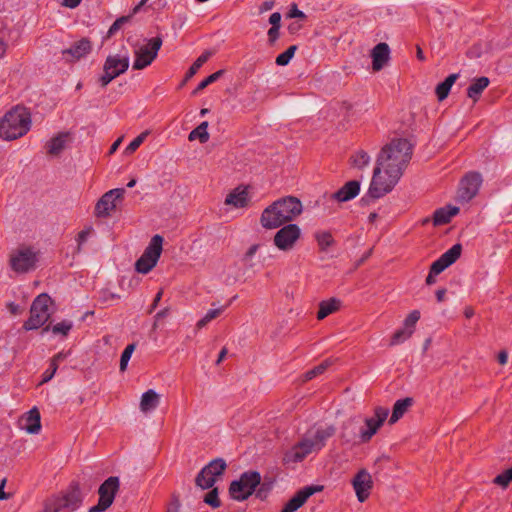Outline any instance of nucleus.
Returning <instances> with one entry per match:
<instances>
[{
	"label": "nucleus",
	"instance_id": "obj_1",
	"mask_svg": "<svg viewBox=\"0 0 512 512\" xmlns=\"http://www.w3.org/2000/svg\"><path fill=\"white\" fill-rule=\"evenodd\" d=\"M413 154V145L404 138L392 139L380 151L368 190L372 198L389 193L402 177Z\"/></svg>",
	"mask_w": 512,
	"mask_h": 512
},
{
	"label": "nucleus",
	"instance_id": "obj_2",
	"mask_svg": "<svg viewBox=\"0 0 512 512\" xmlns=\"http://www.w3.org/2000/svg\"><path fill=\"white\" fill-rule=\"evenodd\" d=\"M303 210L301 201L294 196H285L266 207L260 223L265 229H276L295 220Z\"/></svg>",
	"mask_w": 512,
	"mask_h": 512
},
{
	"label": "nucleus",
	"instance_id": "obj_3",
	"mask_svg": "<svg viewBox=\"0 0 512 512\" xmlns=\"http://www.w3.org/2000/svg\"><path fill=\"white\" fill-rule=\"evenodd\" d=\"M335 433L336 428L333 425H329L325 428H317L313 435L304 437L291 447V449L284 454L283 462L289 464L303 461L313 451L321 450L326 445V441Z\"/></svg>",
	"mask_w": 512,
	"mask_h": 512
},
{
	"label": "nucleus",
	"instance_id": "obj_4",
	"mask_svg": "<svg viewBox=\"0 0 512 512\" xmlns=\"http://www.w3.org/2000/svg\"><path fill=\"white\" fill-rule=\"evenodd\" d=\"M30 127V112L25 107L15 106L0 121V137L4 140H15L24 136Z\"/></svg>",
	"mask_w": 512,
	"mask_h": 512
},
{
	"label": "nucleus",
	"instance_id": "obj_5",
	"mask_svg": "<svg viewBox=\"0 0 512 512\" xmlns=\"http://www.w3.org/2000/svg\"><path fill=\"white\" fill-rule=\"evenodd\" d=\"M83 502L80 484L72 481L61 495L52 496L45 500L42 512H74Z\"/></svg>",
	"mask_w": 512,
	"mask_h": 512
},
{
	"label": "nucleus",
	"instance_id": "obj_6",
	"mask_svg": "<svg viewBox=\"0 0 512 512\" xmlns=\"http://www.w3.org/2000/svg\"><path fill=\"white\" fill-rule=\"evenodd\" d=\"M52 303L51 297L47 293L38 295L30 307V316L24 322L22 328L25 331L36 330L44 326L50 319L49 305Z\"/></svg>",
	"mask_w": 512,
	"mask_h": 512
},
{
	"label": "nucleus",
	"instance_id": "obj_7",
	"mask_svg": "<svg viewBox=\"0 0 512 512\" xmlns=\"http://www.w3.org/2000/svg\"><path fill=\"white\" fill-rule=\"evenodd\" d=\"M261 483V475L257 471H246L242 473L238 480L230 483L229 494L231 498L237 501L248 499Z\"/></svg>",
	"mask_w": 512,
	"mask_h": 512
},
{
	"label": "nucleus",
	"instance_id": "obj_8",
	"mask_svg": "<svg viewBox=\"0 0 512 512\" xmlns=\"http://www.w3.org/2000/svg\"><path fill=\"white\" fill-rule=\"evenodd\" d=\"M38 261L37 252L29 246H20L10 254L11 269L19 274L34 270Z\"/></svg>",
	"mask_w": 512,
	"mask_h": 512
},
{
	"label": "nucleus",
	"instance_id": "obj_9",
	"mask_svg": "<svg viewBox=\"0 0 512 512\" xmlns=\"http://www.w3.org/2000/svg\"><path fill=\"white\" fill-rule=\"evenodd\" d=\"M120 482L119 478L116 476H111L107 478L99 487L98 494L99 500L98 503L92 506L88 512H104L106 511L114 502L115 496L119 490Z\"/></svg>",
	"mask_w": 512,
	"mask_h": 512
},
{
	"label": "nucleus",
	"instance_id": "obj_10",
	"mask_svg": "<svg viewBox=\"0 0 512 512\" xmlns=\"http://www.w3.org/2000/svg\"><path fill=\"white\" fill-rule=\"evenodd\" d=\"M162 43V37L156 36L151 38L147 45L141 46L138 50H136L133 69L142 70L149 66L156 59Z\"/></svg>",
	"mask_w": 512,
	"mask_h": 512
},
{
	"label": "nucleus",
	"instance_id": "obj_11",
	"mask_svg": "<svg viewBox=\"0 0 512 512\" xmlns=\"http://www.w3.org/2000/svg\"><path fill=\"white\" fill-rule=\"evenodd\" d=\"M128 67V57L108 56L103 67L104 74L99 78L101 86H107L113 79L126 72Z\"/></svg>",
	"mask_w": 512,
	"mask_h": 512
},
{
	"label": "nucleus",
	"instance_id": "obj_12",
	"mask_svg": "<svg viewBox=\"0 0 512 512\" xmlns=\"http://www.w3.org/2000/svg\"><path fill=\"white\" fill-rule=\"evenodd\" d=\"M482 184L481 174L478 172H469L461 179L458 192L457 201L467 203L472 200L478 193Z\"/></svg>",
	"mask_w": 512,
	"mask_h": 512
},
{
	"label": "nucleus",
	"instance_id": "obj_13",
	"mask_svg": "<svg viewBox=\"0 0 512 512\" xmlns=\"http://www.w3.org/2000/svg\"><path fill=\"white\" fill-rule=\"evenodd\" d=\"M301 236V230L297 224L289 223L282 225L273 238L274 245L282 251H289L294 248Z\"/></svg>",
	"mask_w": 512,
	"mask_h": 512
},
{
	"label": "nucleus",
	"instance_id": "obj_14",
	"mask_svg": "<svg viewBox=\"0 0 512 512\" xmlns=\"http://www.w3.org/2000/svg\"><path fill=\"white\" fill-rule=\"evenodd\" d=\"M388 414L389 410L387 408L378 406L374 410V416L365 419L366 428H361L359 431V437L362 443H367L371 440L387 419Z\"/></svg>",
	"mask_w": 512,
	"mask_h": 512
},
{
	"label": "nucleus",
	"instance_id": "obj_15",
	"mask_svg": "<svg viewBox=\"0 0 512 512\" xmlns=\"http://www.w3.org/2000/svg\"><path fill=\"white\" fill-rule=\"evenodd\" d=\"M125 189L116 188L106 192L96 203L95 214L97 217H108L112 211L116 210L118 200H122Z\"/></svg>",
	"mask_w": 512,
	"mask_h": 512
},
{
	"label": "nucleus",
	"instance_id": "obj_16",
	"mask_svg": "<svg viewBox=\"0 0 512 512\" xmlns=\"http://www.w3.org/2000/svg\"><path fill=\"white\" fill-rule=\"evenodd\" d=\"M352 485L359 502H364L369 498L373 488L372 477L366 469H360L353 477Z\"/></svg>",
	"mask_w": 512,
	"mask_h": 512
},
{
	"label": "nucleus",
	"instance_id": "obj_17",
	"mask_svg": "<svg viewBox=\"0 0 512 512\" xmlns=\"http://www.w3.org/2000/svg\"><path fill=\"white\" fill-rule=\"evenodd\" d=\"M323 486L311 485L306 486L299 491L285 504L281 512H295L302 507L306 501L316 492L322 491Z\"/></svg>",
	"mask_w": 512,
	"mask_h": 512
},
{
	"label": "nucleus",
	"instance_id": "obj_18",
	"mask_svg": "<svg viewBox=\"0 0 512 512\" xmlns=\"http://www.w3.org/2000/svg\"><path fill=\"white\" fill-rule=\"evenodd\" d=\"M461 253L462 245L459 243L454 244L450 249H448L431 264L430 270H432V273H437V275L442 273L446 268H448L460 258Z\"/></svg>",
	"mask_w": 512,
	"mask_h": 512
},
{
	"label": "nucleus",
	"instance_id": "obj_19",
	"mask_svg": "<svg viewBox=\"0 0 512 512\" xmlns=\"http://www.w3.org/2000/svg\"><path fill=\"white\" fill-rule=\"evenodd\" d=\"M92 50V43L88 38L73 43L70 48L62 51L63 58L68 62L80 60L82 57L89 54Z\"/></svg>",
	"mask_w": 512,
	"mask_h": 512
},
{
	"label": "nucleus",
	"instance_id": "obj_20",
	"mask_svg": "<svg viewBox=\"0 0 512 512\" xmlns=\"http://www.w3.org/2000/svg\"><path fill=\"white\" fill-rule=\"evenodd\" d=\"M20 426L29 434H38L41 430V416L37 407H33L20 419Z\"/></svg>",
	"mask_w": 512,
	"mask_h": 512
},
{
	"label": "nucleus",
	"instance_id": "obj_21",
	"mask_svg": "<svg viewBox=\"0 0 512 512\" xmlns=\"http://www.w3.org/2000/svg\"><path fill=\"white\" fill-rule=\"evenodd\" d=\"M360 192V182L351 180L346 182L338 191L331 194L330 198L339 202H346L355 198Z\"/></svg>",
	"mask_w": 512,
	"mask_h": 512
},
{
	"label": "nucleus",
	"instance_id": "obj_22",
	"mask_svg": "<svg viewBox=\"0 0 512 512\" xmlns=\"http://www.w3.org/2000/svg\"><path fill=\"white\" fill-rule=\"evenodd\" d=\"M372 57V69L374 71H380L389 61L390 58V49L388 44L379 43L377 44L371 52Z\"/></svg>",
	"mask_w": 512,
	"mask_h": 512
},
{
	"label": "nucleus",
	"instance_id": "obj_23",
	"mask_svg": "<svg viewBox=\"0 0 512 512\" xmlns=\"http://www.w3.org/2000/svg\"><path fill=\"white\" fill-rule=\"evenodd\" d=\"M227 468V464L224 459L216 458L204 466L195 478V484H200V481L204 479L205 474H212L217 478L221 477Z\"/></svg>",
	"mask_w": 512,
	"mask_h": 512
},
{
	"label": "nucleus",
	"instance_id": "obj_24",
	"mask_svg": "<svg viewBox=\"0 0 512 512\" xmlns=\"http://www.w3.org/2000/svg\"><path fill=\"white\" fill-rule=\"evenodd\" d=\"M69 138V132H60L55 137L51 138L46 144L47 154L58 156L65 149Z\"/></svg>",
	"mask_w": 512,
	"mask_h": 512
},
{
	"label": "nucleus",
	"instance_id": "obj_25",
	"mask_svg": "<svg viewBox=\"0 0 512 512\" xmlns=\"http://www.w3.org/2000/svg\"><path fill=\"white\" fill-rule=\"evenodd\" d=\"M248 191L246 188L237 187L230 192L225 199L226 205H232L236 208H244L248 205Z\"/></svg>",
	"mask_w": 512,
	"mask_h": 512
},
{
	"label": "nucleus",
	"instance_id": "obj_26",
	"mask_svg": "<svg viewBox=\"0 0 512 512\" xmlns=\"http://www.w3.org/2000/svg\"><path fill=\"white\" fill-rule=\"evenodd\" d=\"M160 402V396L152 389L143 393L140 401V409L142 412L147 413L156 409Z\"/></svg>",
	"mask_w": 512,
	"mask_h": 512
},
{
	"label": "nucleus",
	"instance_id": "obj_27",
	"mask_svg": "<svg viewBox=\"0 0 512 512\" xmlns=\"http://www.w3.org/2000/svg\"><path fill=\"white\" fill-rule=\"evenodd\" d=\"M341 301L337 298H330L319 303V310L317 312V319L323 320L328 315L339 310Z\"/></svg>",
	"mask_w": 512,
	"mask_h": 512
},
{
	"label": "nucleus",
	"instance_id": "obj_28",
	"mask_svg": "<svg viewBox=\"0 0 512 512\" xmlns=\"http://www.w3.org/2000/svg\"><path fill=\"white\" fill-rule=\"evenodd\" d=\"M489 83V79L485 76L475 79L467 88V96L473 99L474 102L478 101L482 92L488 87Z\"/></svg>",
	"mask_w": 512,
	"mask_h": 512
},
{
	"label": "nucleus",
	"instance_id": "obj_29",
	"mask_svg": "<svg viewBox=\"0 0 512 512\" xmlns=\"http://www.w3.org/2000/svg\"><path fill=\"white\" fill-rule=\"evenodd\" d=\"M413 404V399L410 397L397 400L393 406L392 415L389 419V424L392 425L396 423L411 407Z\"/></svg>",
	"mask_w": 512,
	"mask_h": 512
},
{
	"label": "nucleus",
	"instance_id": "obj_30",
	"mask_svg": "<svg viewBox=\"0 0 512 512\" xmlns=\"http://www.w3.org/2000/svg\"><path fill=\"white\" fill-rule=\"evenodd\" d=\"M162 244H163V237L156 234L154 235L146 249L144 250L143 254L149 258L154 259L156 262H158L161 253H162Z\"/></svg>",
	"mask_w": 512,
	"mask_h": 512
},
{
	"label": "nucleus",
	"instance_id": "obj_31",
	"mask_svg": "<svg viewBox=\"0 0 512 512\" xmlns=\"http://www.w3.org/2000/svg\"><path fill=\"white\" fill-rule=\"evenodd\" d=\"M211 55L212 53L210 51H205L194 61V63L186 72L184 79L179 85V88H182L198 72V70L208 61Z\"/></svg>",
	"mask_w": 512,
	"mask_h": 512
},
{
	"label": "nucleus",
	"instance_id": "obj_32",
	"mask_svg": "<svg viewBox=\"0 0 512 512\" xmlns=\"http://www.w3.org/2000/svg\"><path fill=\"white\" fill-rule=\"evenodd\" d=\"M457 78L458 74H450L443 82L436 86L435 93L439 101H443L448 97L451 87Z\"/></svg>",
	"mask_w": 512,
	"mask_h": 512
},
{
	"label": "nucleus",
	"instance_id": "obj_33",
	"mask_svg": "<svg viewBox=\"0 0 512 512\" xmlns=\"http://www.w3.org/2000/svg\"><path fill=\"white\" fill-rule=\"evenodd\" d=\"M356 429H357V423L354 421V419H348L347 421H345L343 423L340 438L345 443L354 442L357 437Z\"/></svg>",
	"mask_w": 512,
	"mask_h": 512
},
{
	"label": "nucleus",
	"instance_id": "obj_34",
	"mask_svg": "<svg viewBox=\"0 0 512 512\" xmlns=\"http://www.w3.org/2000/svg\"><path fill=\"white\" fill-rule=\"evenodd\" d=\"M207 128H208V122L207 121L202 122L201 124H199L195 129H193L189 133L188 139L190 141H194V140L198 139L200 141V143H202V144L206 143L210 138Z\"/></svg>",
	"mask_w": 512,
	"mask_h": 512
},
{
	"label": "nucleus",
	"instance_id": "obj_35",
	"mask_svg": "<svg viewBox=\"0 0 512 512\" xmlns=\"http://www.w3.org/2000/svg\"><path fill=\"white\" fill-rule=\"evenodd\" d=\"M315 239L321 251H326L333 246L335 241L329 231H319L315 233Z\"/></svg>",
	"mask_w": 512,
	"mask_h": 512
},
{
	"label": "nucleus",
	"instance_id": "obj_36",
	"mask_svg": "<svg viewBox=\"0 0 512 512\" xmlns=\"http://www.w3.org/2000/svg\"><path fill=\"white\" fill-rule=\"evenodd\" d=\"M156 264L157 262L154 259L142 254L135 263V269L139 273L147 274L156 266Z\"/></svg>",
	"mask_w": 512,
	"mask_h": 512
},
{
	"label": "nucleus",
	"instance_id": "obj_37",
	"mask_svg": "<svg viewBox=\"0 0 512 512\" xmlns=\"http://www.w3.org/2000/svg\"><path fill=\"white\" fill-rule=\"evenodd\" d=\"M223 74H224V70H218V71L212 73L211 75H209L207 78H205L203 81H201L198 84V86L192 91V95L196 96L197 94H199L208 85L217 81Z\"/></svg>",
	"mask_w": 512,
	"mask_h": 512
},
{
	"label": "nucleus",
	"instance_id": "obj_38",
	"mask_svg": "<svg viewBox=\"0 0 512 512\" xmlns=\"http://www.w3.org/2000/svg\"><path fill=\"white\" fill-rule=\"evenodd\" d=\"M350 159L352 161V165L360 169L367 166L370 162V156L364 150L357 151Z\"/></svg>",
	"mask_w": 512,
	"mask_h": 512
},
{
	"label": "nucleus",
	"instance_id": "obj_39",
	"mask_svg": "<svg viewBox=\"0 0 512 512\" xmlns=\"http://www.w3.org/2000/svg\"><path fill=\"white\" fill-rule=\"evenodd\" d=\"M66 357H67V355L65 353L59 352L51 359L50 366L52 368V372H50V373L44 372L43 382H48L49 380H51L53 378L54 374L56 373V371L58 369L59 362L63 361Z\"/></svg>",
	"mask_w": 512,
	"mask_h": 512
},
{
	"label": "nucleus",
	"instance_id": "obj_40",
	"mask_svg": "<svg viewBox=\"0 0 512 512\" xmlns=\"http://www.w3.org/2000/svg\"><path fill=\"white\" fill-rule=\"evenodd\" d=\"M296 50H297V46L291 45L283 53L279 54L276 57L275 63L278 66H286L290 62V60L293 58Z\"/></svg>",
	"mask_w": 512,
	"mask_h": 512
},
{
	"label": "nucleus",
	"instance_id": "obj_41",
	"mask_svg": "<svg viewBox=\"0 0 512 512\" xmlns=\"http://www.w3.org/2000/svg\"><path fill=\"white\" fill-rule=\"evenodd\" d=\"M412 334L413 330H408L405 327L398 329L392 335L390 345H396L401 342H404L405 340L409 339L412 336Z\"/></svg>",
	"mask_w": 512,
	"mask_h": 512
},
{
	"label": "nucleus",
	"instance_id": "obj_42",
	"mask_svg": "<svg viewBox=\"0 0 512 512\" xmlns=\"http://www.w3.org/2000/svg\"><path fill=\"white\" fill-rule=\"evenodd\" d=\"M132 18H133V16L131 15V13L129 15L121 16V17L117 18L114 21V23L110 26L106 37L107 38L112 37L118 30H120L123 27L124 24L130 22Z\"/></svg>",
	"mask_w": 512,
	"mask_h": 512
},
{
	"label": "nucleus",
	"instance_id": "obj_43",
	"mask_svg": "<svg viewBox=\"0 0 512 512\" xmlns=\"http://www.w3.org/2000/svg\"><path fill=\"white\" fill-rule=\"evenodd\" d=\"M450 221H451V218H450L446 208H439L433 214L434 226L445 225V224H448Z\"/></svg>",
	"mask_w": 512,
	"mask_h": 512
},
{
	"label": "nucleus",
	"instance_id": "obj_44",
	"mask_svg": "<svg viewBox=\"0 0 512 512\" xmlns=\"http://www.w3.org/2000/svg\"><path fill=\"white\" fill-rule=\"evenodd\" d=\"M223 312V308L210 309L203 318H201L196 326L198 329L205 327L210 321L216 319Z\"/></svg>",
	"mask_w": 512,
	"mask_h": 512
},
{
	"label": "nucleus",
	"instance_id": "obj_45",
	"mask_svg": "<svg viewBox=\"0 0 512 512\" xmlns=\"http://www.w3.org/2000/svg\"><path fill=\"white\" fill-rule=\"evenodd\" d=\"M204 502L211 506L212 508H218L221 506V501L219 499L218 488H213L205 495Z\"/></svg>",
	"mask_w": 512,
	"mask_h": 512
},
{
	"label": "nucleus",
	"instance_id": "obj_46",
	"mask_svg": "<svg viewBox=\"0 0 512 512\" xmlns=\"http://www.w3.org/2000/svg\"><path fill=\"white\" fill-rule=\"evenodd\" d=\"M512 482V467L497 475L493 483L502 487H507Z\"/></svg>",
	"mask_w": 512,
	"mask_h": 512
},
{
	"label": "nucleus",
	"instance_id": "obj_47",
	"mask_svg": "<svg viewBox=\"0 0 512 512\" xmlns=\"http://www.w3.org/2000/svg\"><path fill=\"white\" fill-rule=\"evenodd\" d=\"M134 350H135V344L134 343L129 344V345L126 346V348L122 352L121 358H120V371L124 372L126 370L128 362H129V360L131 358V355L134 352Z\"/></svg>",
	"mask_w": 512,
	"mask_h": 512
},
{
	"label": "nucleus",
	"instance_id": "obj_48",
	"mask_svg": "<svg viewBox=\"0 0 512 512\" xmlns=\"http://www.w3.org/2000/svg\"><path fill=\"white\" fill-rule=\"evenodd\" d=\"M73 324L71 321L63 320L52 327L53 334H61L67 336L72 329Z\"/></svg>",
	"mask_w": 512,
	"mask_h": 512
},
{
	"label": "nucleus",
	"instance_id": "obj_49",
	"mask_svg": "<svg viewBox=\"0 0 512 512\" xmlns=\"http://www.w3.org/2000/svg\"><path fill=\"white\" fill-rule=\"evenodd\" d=\"M330 365L328 360L323 361L319 365L315 366L314 368L310 369L305 373V380H311L314 377L324 373V371L328 368Z\"/></svg>",
	"mask_w": 512,
	"mask_h": 512
},
{
	"label": "nucleus",
	"instance_id": "obj_50",
	"mask_svg": "<svg viewBox=\"0 0 512 512\" xmlns=\"http://www.w3.org/2000/svg\"><path fill=\"white\" fill-rule=\"evenodd\" d=\"M149 132L148 131H144L142 132L140 135H138L133 141L130 142V144L126 147V150L125 152L127 154H132L134 153L138 148L139 146L144 142V140L146 139V137L148 136Z\"/></svg>",
	"mask_w": 512,
	"mask_h": 512
},
{
	"label": "nucleus",
	"instance_id": "obj_51",
	"mask_svg": "<svg viewBox=\"0 0 512 512\" xmlns=\"http://www.w3.org/2000/svg\"><path fill=\"white\" fill-rule=\"evenodd\" d=\"M419 319L420 312L418 310H413L404 320V327L407 328L408 330L414 331V327Z\"/></svg>",
	"mask_w": 512,
	"mask_h": 512
},
{
	"label": "nucleus",
	"instance_id": "obj_52",
	"mask_svg": "<svg viewBox=\"0 0 512 512\" xmlns=\"http://www.w3.org/2000/svg\"><path fill=\"white\" fill-rule=\"evenodd\" d=\"M181 508L180 497L177 493H172L171 499L167 504L165 512H179Z\"/></svg>",
	"mask_w": 512,
	"mask_h": 512
},
{
	"label": "nucleus",
	"instance_id": "obj_53",
	"mask_svg": "<svg viewBox=\"0 0 512 512\" xmlns=\"http://www.w3.org/2000/svg\"><path fill=\"white\" fill-rule=\"evenodd\" d=\"M217 480L218 478L212 476V474H205L204 479L200 481V484H196V486L200 487L203 490L210 489L214 486Z\"/></svg>",
	"mask_w": 512,
	"mask_h": 512
},
{
	"label": "nucleus",
	"instance_id": "obj_54",
	"mask_svg": "<svg viewBox=\"0 0 512 512\" xmlns=\"http://www.w3.org/2000/svg\"><path fill=\"white\" fill-rule=\"evenodd\" d=\"M5 23L0 20V58H2L7 50V43L5 42Z\"/></svg>",
	"mask_w": 512,
	"mask_h": 512
},
{
	"label": "nucleus",
	"instance_id": "obj_55",
	"mask_svg": "<svg viewBox=\"0 0 512 512\" xmlns=\"http://www.w3.org/2000/svg\"><path fill=\"white\" fill-rule=\"evenodd\" d=\"M91 231H92V228H87L78 233V235H77V242H78L77 250L78 251L81 250L82 244L87 240Z\"/></svg>",
	"mask_w": 512,
	"mask_h": 512
},
{
	"label": "nucleus",
	"instance_id": "obj_56",
	"mask_svg": "<svg viewBox=\"0 0 512 512\" xmlns=\"http://www.w3.org/2000/svg\"><path fill=\"white\" fill-rule=\"evenodd\" d=\"M271 489V483H267V482H263V483H260L259 485V489L256 491V496L258 498H265L267 493L270 491Z\"/></svg>",
	"mask_w": 512,
	"mask_h": 512
},
{
	"label": "nucleus",
	"instance_id": "obj_57",
	"mask_svg": "<svg viewBox=\"0 0 512 512\" xmlns=\"http://www.w3.org/2000/svg\"><path fill=\"white\" fill-rule=\"evenodd\" d=\"M268 41L269 43L272 45L275 43V41L278 39L279 37V28L277 27H271L269 30H268Z\"/></svg>",
	"mask_w": 512,
	"mask_h": 512
},
{
	"label": "nucleus",
	"instance_id": "obj_58",
	"mask_svg": "<svg viewBox=\"0 0 512 512\" xmlns=\"http://www.w3.org/2000/svg\"><path fill=\"white\" fill-rule=\"evenodd\" d=\"M162 296H163V289H160L157 292V294L155 295V297L153 299V302H152V304H151V306H150V308L148 310V313L151 314L156 309V307L158 306Z\"/></svg>",
	"mask_w": 512,
	"mask_h": 512
},
{
	"label": "nucleus",
	"instance_id": "obj_59",
	"mask_svg": "<svg viewBox=\"0 0 512 512\" xmlns=\"http://www.w3.org/2000/svg\"><path fill=\"white\" fill-rule=\"evenodd\" d=\"M269 22L272 25L271 27L280 28L281 22V14L278 12H274L270 15Z\"/></svg>",
	"mask_w": 512,
	"mask_h": 512
},
{
	"label": "nucleus",
	"instance_id": "obj_60",
	"mask_svg": "<svg viewBox=\"0 0 512 512\" xmlns=\"http://www.w3.org/2000/svg\"><path fill=\"white\" fill-rule=\"evenodd\" d=\"M497 360H498V362H499L501 365H505V364L507 363V360H508V353H507L505 350H501V351L498 353Z\"/></svg>",
	"mask_w": 512,
	"mask_h": 512
},
{
	"label": "nucleus",
	"instance_id": "obj_61",
	"mask_svg": "<svg viewBox=\"0 0 512 512\" xmlns=\"http://www.w3.org/2000/svg\"><path fill=\"white\" fill-rule=\"evenodd\" d=\"M259 247H260L259 244H253L252 246H250V248L247 250V252L245 254V258L246 259L251 258L257 252Z\"/></svg>",
	"mask_w": 512,
	"mask_h": 512
},
{
	"label": "nucleus",
	"instance_id": "obj_62",
	"mask_svg": "<svg viewBox=\"0 0 512 512\" xmlns=\"http://www.w3.org/2000/svg\"><path fill=\"white\" fill-rule=\"evenodd\" d=\"M169 313H170V309L168 307H166V308L160 310L159 312H157L154 318H156V321H159L160 319L167 317L169 315Z\"/></svg>",
	"mask_w": 512,
	"mask_h": 512
},
{
	"label": "nucleus",
	"instance_id": "obj_63",
	"mask_svg": "<svg viewBox=\"0 0 512 512\" xmlns=\"http://www.w3.org/2000/svg\"><path fill=\"white\" fill-rule=\"evenodd\" d=\"M447 290L445 288L438 289L435 293L438 302H443L445 299Z\"/></svg>",
	"mask_w": 512,
	"mask_h": 512
},
{
	"label": "nucleus",
	"instance_id": "obj_64",
	"mask_svg": "<svg viewBox=\"0 0 512 512\" xmlns=\"http://www.w3.org/2000/svg\"><path fill=\"white\" fill-rule=\"evenodd\" d=\"M436 275H437V273H432V270H430L428 276L426 277L425 283L429 286L435 284L436 283V277H435Z\"/></svg>",
	"mask_w": 512,
	"mask_h": 512
}]
</instances>
